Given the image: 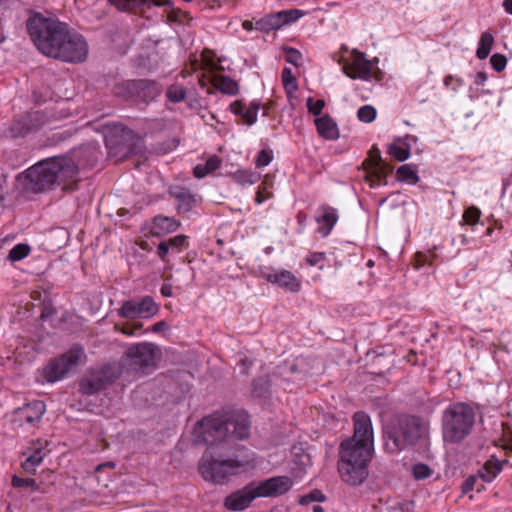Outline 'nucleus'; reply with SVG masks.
Listing matches in <instances>:
<instances>
[{"label": "nucleus", "instance_id": "f257e3e1", "mask_svg": "<svg viewBox=\"0 0 512 512\" xmlns=\"http://www.w3.org/2000/svg\"><path fill=\"white\" fill-rule=\"evenodd\" d=\"M250 428V417L243 409L218 410L197 422L198 437L209 447L198 463L204 480L222 485L231 477L256 467L255 453L243 445L234 447L226 457L212 450L213 447H231L232 442L247 439Z\"/></svg>", "mask_w": 512, "mask_h": 512}, {"label": "nucleus", "instance_id": "f03ea898", "mask_svg": "<svg viewBox=\"0 0 512 512\" xmlns=\"http://www.w3.org/2000/svg\"><path fill=\"white\" fill-rule=\"evenodd\" d=\"M27 33L45 56L67 63H81L88 56L85 38L57 18L33 12L26 21Z\"/></svg>", "mask_w": 512, "mask_h": 512}, {"label": "nucleus", "instance_id": "7ed1b4c3", "mask_svg": "<svg viewBox=\"0 0 512 512\" xmlns=\"http://www.w3.org/2000/svg\"><path fill=\"white\" fill-rule=\"evenodd\" d=\"M353 422V436L340 444L338 470L344 482L357 486L368 476V463L374 453V434L368 414L356 412Z\"/></svg>", "mask_w": 512, "mask_h": 512}, {"label": "nucleus", "instance_id": "20e7f679", "mask_svg": "<svg viewBox=\"0 0 512 512\" xmlns=\"http://www.w3.org/2000/svg\"><path fill=\"white\" fill-rule=\"evenodd\" d=\"M25 188L41 193L62 186L63 191H73L79 182V167L75 161L65 155L54 156L39 161L24 173Z\"/></svg>", "mask_w": 512, "mask_h": 512}, {"label": "nucleus", "instance_id": "39448f33", "mask_svg": "<svg viewBox=\"0 0 512 512\" xmlns=\"http://www.w3.org/2000/svg\"><path fill=\"white\" fill-rule=\"evenodd\" d=\"M383 433L385 450L397 454L425 439L428 426L419 417L404 415L388 422Z\"/></svg>", "mask_w": 512, "mask_h": 512}, {"label": "nucleus", "instance_id": "423d86ee", "mask_svg": "<svg viewBox=\"0 0 512 512\" xmlns=\"http://www.w3.org/2000/svg\"><path fill=\"white\" fill-rule=\"evenodd\" d=\"M293 486L288 476H275L260 482H251L224 500V505L231 511H243L259 497H277L287 493Z\"/></svg>", "mask_w": 512, "mask_h": 512}, {"label": "nucleus", "instance_id": "0eeeda50", "mask_svg": "<svg viewBox=\"0 0 512 512\" xmlns=\"http://www.w3.org/2000/svg\"><path fill=\"white\" fill-rule=\"evenodd\" d=\"M474 424L475 411L469 404H450L441 416L443 441L450 444L463 442L471 434Z\"/></svg>", "mask_w": 512, "mask_h": 512}, {"label": "nucleus", "instance_id": "6e6552de", "mask_svg": "<svg viewBox=\"0 0 512 512\" xmlns=\"http://www.w3.org/2000/svg\"><path fill=\"white\" fill-rule=\"evenodd\" d=\"M112 93L135 106H148L161 95L162 86L152 79H131L115 84Z\"/></svg>", "mask_w": 512, "mask_h": 512}, {"label": "nucleus", "instance_id": "1a4fd4ad", "mask_svg": "<svg viewBox=\"0 0 512 512\" xmlns=\"http://www.w3.org/2000/svg\"><path fill=\"white\" fill-rule=\"evenodd\" d=\"M83 358H85L84 348L80 344L72 345L67 352L52 359L43 369L44 379L50 383L63 379Z\"/></svg>", "mask_w": 512, "mask_h": 512}, {"label": "nucleus", "instance_id": "9d476101", "mask_svg": "<svg viewBox=\"0 0 512 512\" xmlns=\"http://www.w3.org/2000/svg\"><path fill=\"white\" fill-rule=\"evenodd\" d=\"M46 404L42 400H33L23 406L14 409L12 413V425L15 429L30 431L39 426L44 414Z\"/></svg>", "mask_w": 512, "mask_h": 512}, {"label": "nucleus", "instance_id": "9b49d317", "mask_svg": "<svg viewBox=\"0 0 512 512\" xmlns=\"http://www.w3.org/2000/svg\"><path fill=\"white\" fill-rule=\"evenodd\" d=\"M119 377V371L111 365L93 371L90 376L80 383V391L86 395H93L104 390Z\"/></svg>", "mask_w": 512, "mask_h": 512}, {"label": "nucleus", "instance_id": "f8f14e48", "mask_svg": "<svg viewBox=\"0 0 512 512\" xmlns=\"http://www.w3.org/2000/svg\"><path fill=\"white\" fill-rule=\"evenodd\" d=\"M158 311V304L151 296L147 295L139 301H124L121 308L118 310V315L126 319L151 318L156 315Z\"/></svg>", "mask_w": 512, "mask_h": 512}, {"label": "nucleus", "instance_id": "ddd939ff", "mask_svg": "<svg viewBox=\"0 0 512 512\" xmlns=\"http://www.w3.org/2000/svg\"><path fill=\"white\" fill-rule=\"evenodd\" d=\"M124 357L141 369L151 367L156 364L158 348L149 342L132 344L126 349Z\"/></svg>", "mask_w": 512, "mask_h": 512}, {"label": "nucleus", "instance_id": "4468645a", "mask_svg": "<svg viewBox=\"0 0 512 512\" xmlns=\"http://www.w3.org/2000/svg\"><path fill=\"white\" fill-rule=\"evenodd\" d=\"M42 123L39 112L26 113L13 121L8 129V135L11 138H24L37 131Z\"/></svg>", "mask_w": 512, "mask_h": 512}, {"label": "nucleus", "instance_id": "2eb2a0df", "mask_svg": "<svg viewBox=\"0 0 512 512\" xmlns=\"http://www.w3.org/2000/svg\"><path fill=\"white\" fill-rule=\"evenodd\" d=\"M263 277L271 284H277L279 287L296 293L301 288V281L288 270H275L269 273H264Z\"/></svg>", "mask_w": 512, "mask_h": 512}, {"label": "nucleus", "instance_id": "dca6fc26", "mask_svg": "<svg viewBox=\"0 0 512 512\" xmlns=\"http://www.w3.org/2000/svg\"><path fill=\"white\" fill-rule=\"evenodd\" d=\"M345 73L352 79L368 80L371 76V62L365 58V54L353 51L352 61L345 68Z\"/></svg>", "mask_w": 512, "mask_h": 512}, {"label": "nucleus", "instance_id": "f3484780", "mask_svg": "<svg viewBox=\"0 0 512 512\" xmlns=\"http://www.w3.org/2000/svg\"><path fill=\"white\" fill-rule=\"evenodd\" d=\"M317 211L318 214L315 220L320 225L318 232L322 235V237H327L339 219L337 209L323 204L318 208Z\"/></svg>", "mask_w": 512, "mask_h": 512}, {"label": "nucleus", "instance_id": "a211bd4d", "mask_svg": "<svg viewBox=\"0 0 512 512\" xmlns=\"http://www.w3.org/2000/svg\"><path fill=\"white\" fill-rule=\"evenodd\" d=\"M169 194L176 200V210L178 213H187L192 210L196 204L195 195L185 187L172 186Z\"/></svg>", "mask_w": 512, "mask_h": 512}, {"label": "nucleus", "instance_id": "6ab92c4d", "mask_svg": "<svg viewBox=\"0 0 512 512\" xmlns=\"http://www.w3.org/2000/svg\"><path fill=\"white\" fill-rule=\"evenodd\" d=\"M48 444L49 442L47 440L42 439H38L32 443V446L28 448L31 450V454L21 464L24 471L28 473H34L36 471L37 467L42 463L44 456L46 455L44 450Z\"/></svg>", "mask_w": 512, "mask_h": 512}, {"label": "nucleus", "instance_id": "aec40b11", "mask_svg": "<svg viewBox=\"0 0 512 512\" xmlns=\"http://www.w3.org/2000/svg\"><path fill=\"white\" fill-rule=\"evenodd\" d=\"M180 227V222L173 217L155 216L151 226L153 236L161 237L175 232Z\"/></svg>", "mask_w": 512, "mask_h": 512}, {"label": "nucleus", "instance_id": "412c9836", "mask_svg": "<svg viewBox=\"0 0 512 512\" xmlns=\"http://www.w3.org/2000/svg\"><path fill=\"white\" fill-rule=\"evenodd\" d=\"M315 126L318 134L327 140H336L339 137V130L336 122L328 114L315 119Z\"/></svg>", "mask_w": 512, "mask_h": 512}, {"label": "nucleus", "instance_id": "4be33fe9", "mask_svg": "<svg viewBox=\"0 0 512 512\" xmlns=\"http://www.w3.org/2000/svg\"><path fill=\"white\" fill-rule=\"evenodd\" d=\"M502 469L503 462L492 457L479 469L477 476L484 482L490 483L497 477Z\"/></svg>", "mask_w": 512, "mask_h": 512}, {"label": "nucleus", "instance_id": "5701e85b", "mask_svg": "<svg viewBox=\"0 0 512 512\" xmlns=\"http://www.w3.org/2000/svg\"><path fill=\"white\" fill-rule=\"evenodd\" d=\"M370 167L372 169L370 173L371 181L377 185H386L387 174L392 170V168L383 164L382 158L378 151L374 160V166Z\"/></svg>", "mask_w": 512, "mask_h": 512}, {"label": "nucleus", "instance_id": "b1692460", "mask_svg": "<svg viewBox=\"0 0 512 512\" xmlns=\"http://www.w3.org/2000/svg\"><path fill=\"white\" fill-rule=\"evenodd\" d=\"M282 16L278 12L267 14L255 22V29L266 33L278 30L283 26L281 22Z\"/></svg>", "mask_w": 512, "mask_h": 512}, {"label": "nucleus", "instance_id": "393cba45", "mask_svg": "<svg viewBox=\"0 0 512 512\" xmlns=\"http://www.w3.org/2000/svg\"><path fill=\"white\" fill-rule=\"evenodd\" d=\"M214 87L227 95H236L239 91L238 83L229 76H217L213 81Z\"/></svg>", "mask_w": 512, "mask_h": 512}, {"label": "nucleus", "instance_id": "a878e982", "mask_svg": "<svg viewBox=\"0 0 512 512\" xmlns=\"http://www.w3.org/2000/svg\"><path fill=\"white\" fill-rule=\"evenodd\" d=\"M271 379L269 376H260L252 381V394L257 398L270 396Z\"/></svg>", "mask_w": 512, "mask_h": 512}, {"label": "nucleus", "instance_id": "bb28decb", "mask_svg": "<svg viewBox=\"0 0 512 512\" xmlns=\"http://www.w3.org/2000/svg\"><path fill=\"white\" fill-rule=\"evenodd\" d=\"M493 43L494 37L490 32L482 33L476 50L477 58L480 60L486 59L491 52Z\"/></svg>", "mask_w": 512, "mask_h": 512}, {"label": "nucleus", "instance_id": "cd10ccee", "mask_svg": "<svg viewBox=\"0 0 512 512\" xmlns=\"http://www.w3.org/2000/svg\"><path fill=\"white\" fill-rule=\"evenodd\" d=\"M397 179L409 184H416L419 181L417 171L411 165H402L397 169Z\"/></svg>", "mask_w": 512, "mask_h": 512}, {"label": "nucleus", "instance_id": "c85d7f7f", "mask_svg": "<svg viewBox=\"0 0 512 512\" xmlns=\"http://www.w3.org/2000/svg\"><path fill=\"white\" fill-rule=\"evenodd\" d=\"M165 241L169 245L172 254L180 253L188 247V237L183 234L176 235Z\"/></svg>", "mask_w": 512, "mask_h": 512}, {"label": "nucleus", "instance_id": "c756f323", "mask_svg": "<svg viewBox=\"0 0 512 512\" xmlns=\"http://www.w3.org/2000/svg\"><path fill=\"white\" fill-rule=\"evenodd\" d=\"M233 177L237 183L245 185L256 183L259 180L260 175L249 170H238L233 174Z\"/></svg>", "mask_w": 512, "mask_h": 512}, {"label": "nucleus", "instance_id": "7c9ffc66", "mask_svg": "<svg viewBox=\"0 0 512 512\" xmlns=\"http://www.w3.org/2000/svg\"><path fill=\"white\" fill-rule=\"evenodd\" d=\"M121 11H132L149 2V0H109Z\"/></svg>", "mask_w": 512, "mask_h": 512}, {"label": "nucleus", "instance_id": "2f4dec72", "mask_svg": "<svg viewBox=\"0 0 512 512\" xmlns=\"http://www.w3.org/2000/svg\"><path fill=\"white\" fill-rule=\"evenodd\" d=\"M30 253V247L27 244H17L15 245L8 254V259L12 262L20 261L27 257Z\"/></svg>", "mask_w": 512, "mask_h": 512}, {"label": "nucleus", "instance_id": "473e14b6", "mask_svg": "<svg viewBox=\"0 0 512 512\" xmlns=\"http://www.w3.org/2000/svg\"><path fill=\"white\" fill-rule=\"evenodd\" d=\"M260 105L259 101L254 100L250 103L249 107L245 108L242 119L247 125H253L257 121Z\"/></svg>", "mask_w": 512, "mask_h": 512}, {"label": "nucleus", "instance_id": "72a5a7b5", "mask_svg": "<svg viewBox=\"0 0 512 512\" xmlns=\"http://www.w3.org/2000/svg\"><path fill=\"white\" fill-rule=\"evenodd\" d=\"M166 96L169 101L179 103L184 100L186 90L182 85H171L166 91Z\"/></svg>", "mask_w": 512, "mask_h": 512}, {"label": "nucleus", "instance_id": "f704fd0d", "mask_svg": "<svg viewBox=\"0 0 512 512\" xmlns=\"http://www.w3.org/2000/svg\"><path fill=\"white\" fill-rule=\"evenodd\" d=\"M325 499L326 496L320 490L315 489L310 493L303 495L300 498L299 503L303 506H309L311 504L313 505L315 503L323 502Z\"/></svg>", "mask_w": 512, "mask_h": 512}, {"label": "nucleus", "instance_id": "c9c22d12", "mask_svg": "<svg viewBox=\"0 0 512 512\" xmlns=\"http://www.w3.org/2000/svg\"><path fill=\"white\" fill-rule=\"evenodd\" d=\"M377 115L376 109L371 105H364L357 111V117L361 122L371 123Z\"/></svg>", "mask_w": 512, "mask_h": 512}, {"label": "nucleus", "instance_id": "e433bc0d", "mask_svg": "<svg viewBox=\"0 0 512 512\" xmlns=\"http://www.w3.org/2000/svg\"><path fill=\"white\" fill-rule=\"evenodd\" d=\"M11 484L14 488L30 487L32 490H39V485L33 478H21L17 475L12 477Z\"/></svg>", "mask_w": 512, "mask_h": 512}, {"label": "nucleus", "instance_id": "4c0bfd02", "mask_svg": "<svg viewBox=\"0 0 512 512\" xmlns=\"http://www.w3.org/2000/svg\"><path fill=\"white\" fill-rule=\"evenodd\" d=\"M272 184L268 183L267 181L262 182V184L259 186L258 191L255 196V202L257 204H262L267 199L271 198L273 196L271 192Z\"/></svg>", "mask_w": 512, "mask_h": 512}, {"label": "nucleus", "instance_id": "58836bf2", "mask_svg": "<svg viewBox=\"0 0 512 512\" xmlns=\"http://www.w3.org/2000/svg\"><path fill=\"white\" fill-rule=\"evenodd\" d=\"M281 76H282L283 86L288 92L295 91L297 89L296 78L293 76L292 70L290 68L285 67L282 70Z\"/></svg>", "mask_w": 512, "mask_h": 512}, {"label": "nucleus", "instance_id": "ea45409f", "mask_svg": "<svg viewBox=\"0 0 512 512\" xmlns=\"http://www.w3.org/2000/svg\"><path fill=\"white\" fill-rule=\"evenodd\" d=\"M278 13L284 15L281 17V22L283 26L297 21L300 17L304 15V12L299 9L282 10L279 11Z\"/></svg>", "mask_w": 512, "mask_h": 512}, {"label": "nucleus", "instance_id": "a19ab883", "mask_svg": "<svg viewBox=\"0 0 512 512\" xmlns=\"http://www.w3.org/2000/svg\"><path fill=\"white\" fill-rule=\"evenodd\" d=\"M389 154L398 161L402 162L409 158L410 150L408 147H401L396 144H391L389 146Z\"/></svg>", "mask_w": 512, "mask_h": 512}, {"label": "nucleus", "instance_id": "79ce46f5", "mask_svg": "<svg viewBox=\"0 0 512 512\" xmlns=\"http://www.w3.org/2000/svg\"><path fill=\"white\" fill-rule=\"evenodd\" d=\"M413 477L417 480L428 478L432 474V470L427 464L417 463L412 467Z\"/></svg>", "mask_w": 512, "mask_h": 512}, {"label": "nucleus", "instance_id": "37998d69", "mask_svg": "<svg viewBox=\"0 0 512 512\" xmlns=\"http://www.w3.org/2000/svg\"><path fill=\"white\" fill-rule=\"evenodd\" d=\"M326 254L324 252H312L306 257V263L309 266H318L319 269L324 268Z\"/></svg>", "mask_w": 512, "mask_h": 512}, {"label": "nucleus", "instance_id": "c03bdc74", "mask_svg": "<svg viewBox=\"0 0 512 512\" xmlns=\"http://www.w3.org/2000/svg\"><path fill=\"white\" fill-rule=\"evenodd\" d=\"M480 216L481 211L477 207L471 206L464 211L463 219L467 224L474 225L479 221Z\"/></svg>", "mask_w": 512, "mask_h": 512}, {"label": "nucleus", "instance_id": "a18cd8bd", "mask_svg": "<svg viewBox=\"0 0 512 512\" xmlns=\"http://www.w3.org/2000/svg\"><path fill=\"white\" fill-rule=\"evenodd\" d=\"M436 257L435 253L432 251H428L426 253L418 252L415 255V266L416 268H420L426 264H432L434 258Z\"/></svg>", "mask_w": 512, "mask_h": 512}, {"label": "nucleus", "instance_id": "49530a36", "mask_svg": "<svg viewBox=\"0 0 512 512\" xmlns=\"http://www.w3.org/2000/svg\"><path fill=\"white\" fill-rule=\"evenodd\" d=\"M306 106L309 113L318 116L322 113V110L325 107V101L323 99H318L314 102L313 98L309 97L306 101Z\"/></svg>", "mask_w": 512, "mask_h": 512}, {"label": "nucleus", "instance_id": "de8ad7c7", "mask_svg": "<svg viewBox=\"0 0 512 512\" xmlns=\"http://www.w3.org/2000/svg\"><path fill=\"white\" fill-rule=\"evenodd\" d=\"M298 372L297 365L291 364L290 366L279 367V371L274 372L273 377L280 376L283 380L291 381L292 379L289 376Z\"/></svg>", "mask_w": 512, "mask_h": 512}, {"label": "nucleus", "instance_id": "09e8293b", "mask_svg": "<svg viewBox=\"0 0 512 512\" xmlns=\"http://www.w3.org/2000/svg\"><path fill=\"white\" fill-rule=\"evenodd\" d=\"M490 63L495 71L501 72L506 67L507 59L504 55L500 53H495L491 56Z\"/></svg>", "mask_w": 512, "mask_h": 512}, {"label": "nucleus", "instance_id": "8fccbe9b", "mask_svg": "<svg viewBox=\"0 0 512 512\" xmlns=\"http://www.w3.org/2000/svg\"><path fill=\"white\" fill-rule=\"evenodd\" d=\"M272 159V151L263 149L258 153L255 164L258 168H262L269 165Z\"/></svg>", "mask_w": 512, "mask_h": 512}, {"label": "nucleus", "instance_id": "3c124183", "mask_svg": "<svg viewBox=\"0 0 512 512\" xmlns=\"http://www.w3.org/2000/svg\"><path fill=\"white\" fill-rule=\"evenodd\" d=\"M301 58L302 54L300 53L299 50L292 47H288L285 49V60L288 63L298 66Z\"/></svg>", "mask_w": 512, "mask_h": 512}, {"label": "nucleus", "instance_id": "603ef678", "mask_svg": "<svg viewBox=\"0 0 512 512\" xmlns=\"http://www.w3.org/2000/svg\"><path fill=\"white\" fill-rule=\"evenodd\" d=\"M169 253H171V250H170V247L169 245L167 244V242L164 240V241H161L158 246H157V249H156V254L157 256L159 257V259L162 261V262H168V255Z\"/></svg>", "mask_w": 512, "mask_h": 512}, {"label": "nucleus", "instance_id": "864d4df0", "mask_svg": "<svg viewBox=\"0 0 512 512\" xmlns=\"http://www.w3.org/2000/svg\"><path fill=\"white\" fill-rule=\"evenodd\" d=\"M253 360L243 357L239 360L238 366L240 368V373L243 375H248L251 367L253 366Z\"/></svg>", "mask_w": 512, "mask_h": 512}, {"label": "nucleus", "instance_id": "5fc2aeb1", "mask_svg": "<svg viewBox=\"0 0 512 512\" xmlns=\"http://www.w3.org/2000/svg\"><path fill=\"white\" fill-rule=\"evenodd\" d=\"M220 164L221 159L218 156L214 155L208 158L204 165L206 166V169L209 171V173H211L217 170L220 167Z\"/></svg>", "mask_w": 512, "mask_h": 512}, {"label": "nucleus", "instance_id": "6e6d98bb", "mask_svg": "<svg viewBox=\"0 0 512 512\" xmlns=\"http://www.w3.org/2000/svg\"><path fill=\"white\" fill-rule=\"evenodd\" d=\"M478 478H479L478 476L468 477L462 484L463 493H468L469 491H472L478 481Z\"/></svg>", "mask_w": 512, "mask_h": 512}, {"label": "nucleus", "instance_id": "4d7b16f0", "mask_svg": "<svg viewBox=\"0 0 512 512\" xmlns=\"http://www.w3.org/2000/svg\"><path fill=\"white\" fill-rule=\"evenodd\" d=\"M209 174V171L206 169L204 164H198L193 169L194 177L198 179H202Z\"/></svg>", "mask_w": 512, "mask_h": 512}, {"label": "nucleus", "instance_id": "13d9d810", "mask_svg": "<svg viewBox=\"0 0 512 512\" xmlns=\"http://www.w3.org/2000/svg\"><path fill=\"white\" fill-rule=\"evenodd\" d=\"M230 109L234 114L243 117L245 107L240 101H234L231 103Z\"/></svg>", "mask_w": 512, "mask_h": 512}, {"label": "nucleus", "instance_id": "bf43d9fd", "mask_svg": "<svg viewBox=\"0 0 512 512\" xmlns=\"http://www.w3.org/2000/svg\"><path fill=\"white\" fill-rule=\"evenodd\" d=\"M6 176L0 172V203L3 202L6 193Z\"/></svg>", "mask_w": 512, "mask_h": 512}, {"label": "nucleus", "instance_id": "052dcab7", "mask_svg": "<svg viewBox=\"0 0 512 512\" xmlns=\"http://www.w3.org/2000/svg\"><path fill=\"white\" fill-rule=\"evenodd\" d=\"M161 295L163 297H172L173 296V287L169 283H163L160 288Z\"/></svg>", "mask_w": 512, "mask_h": 512}, {"label": "nucleus", "instance_id": "680f3d73", "mask_svg": "<svg viewBox=\"0 0 512 512\" xmlns=\"http://www.w3.org/2000/svg\"><path fill=\"white\" fill-rule=\"evenodd\" d=\"M167 327H168V325L165 321H158L152 325L151 330L154 333H160V332L164 331L165 329H167Z\"/></svg>", "mask_w": 512, "mask_h": 512}, {"label": "nucleus", "instance_id": "e2e57ef3", "mask_svg": "<svg viewBox=\"0 0 512 512\" xmlns=\"http://www.w3.org/2000/svg\"><path fill=\"white\" fill-rule=\"evenodd\" d=\"M487 80V76H486V73L484 72H479L477 73L476 77H475V84L476 85H483Z\"/></svg>", "mask_w": 512, "mask_h": 512}, {"label": "nucleus", "instance_id": "0e129e2a", "mask_svg": "<svg viewBox=\"0 0 512 512\" xmlns=\"http://www.w3.org/2000/svg\"><path fill=\"white\" fill-rule=\"evenodd\" d=\"M377 151L380 153L379 149L377 147L373 146L372 149L369 152L370 159L367 160V161L369 162L370 166H374V160L376 158Z\"/></svg>", "mask_w": 512, "mask_h": 512}, {"label": "nucleus", "instance_id": "69168bd1", "mask_svg": "<svg viewBox=\"0 0 512 512\" xmlns=\"http://www.w3.org/2000/svg\"><path fill=\"white\" fill-rule=\"evenodd\" d=\"M503 7L507 13L512 15V0H504Z\"/></svg>", "mask_w": 512, "mask_h": 512}, {"label": "nucleus", "instance_id": "338daca9", "mask_svg": "<svg viewBox=\"0 0 512 512\" xmlns=\"http://www.w3.org/2000/svg\"><path fill=\"white\" fill-rule=\"evenodd\" d=\"M242 27L246 30V31H251L255 28L254 24L252 21H249V20H245L243 23H242Z\"/></svg>", "mask_w": 512, "mask_h": 512}, {"label": "nucleus", "instance_id": "774afa93", "mask_svg": "<svg viewBox=\"0 0 512 512\" xmlns=\"http://www.w3.org/2000/svg\"><path fill=\"white\" fill-rule=\"evenodd\" d=\"M311 510L313 512H324L323 507L321 505L317 504V503L312 505Z\"/></svg>", "mask_w": 512, "mask_h": 512}]
</instances>
